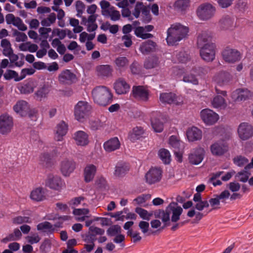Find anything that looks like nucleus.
<instances>
[{"mask_svg": "<svg viewBox=\"0 0 253 253\" xmlns=\"http://www.w3.org/2000/svg\"><path fill=\"white\" fill-rule=\"evenodd\" d=\"M100 5L102 9V14L104 16H107V14H109V9L108 8L110 6V3L105 0H102L100 2Z\"/></svg>", "mask_w": 253, "mask_h": 253, "instance_id": "nucleus-55", "label": "nucleus"}, {"mask_svg": "<svg viewBox=\"0 0 253 253\" xmlns=\"http://www.w3.org/2000/svg\"><path fill=\"white\" fill-rule=\"evenodd\" d=\"M218 23L219 28L222 30H232L236 26L234 17L228 15H223Z\"/></svg>", "mask_w": 253, "mask_h": 253, "instance_id": "nucleus-16", "label": "nucleus"}, {"mask_svg": "<svg viewBox=\"0 0 253 253\" xmlns=\"http://www.w3.org/2000/svg\"><path fill=\"white\" fill-rule=\"evenodd\" d=\"M231 79L230 74L227 72H221L214 77V80L219 86L227 84Z\"/></svg>", "mask_w": 253, "mask_h": 253, "instance_id": "nucleus-28", "label": "nucleus"}, {"mask_svg": "<svg viewBox=\"0 0 253 253\" xmlns=\"http://www.w3.org/2000/svg\"><path fill=\"white\" fill-rule=\"evenodd\" d=\"M75 169V163L72 160L65 159L61 164V171L63 175L69 176Z\"/></svg>", "mask_w": 253, "mask_h": 253, "instance_id": "nucleus-22", "label": "nucleus"}, {"mask_svg": "<svg viewBox=\"0 0 253 253\" xmlns=\"http://www.w3.org/2000/svg\"><path fill=\"white\" fill-rule=\"evenodd\" d=\"M222 54L224 60L229 63H234L241 58V53L239 51L229 47L226 48Z\"/></svg>", "mask_w": 253, "mask_h": 253, "instance_id": "nucleus-11", "label": "nucleus"}, {"mask_svg": "<svg viewBox=\"0 0 253 253\" xmlns=\"http://www.w3.org/2000/svg\"><path fill=\"white\" fill-rule=\"evenodd\" d=\"M116 65L120 69L125 68L128 63V61L126 57H119L115 60Z\"/></svg>", "mask_w": 253, "mask_h": 253, "instance_id": "nucleus-46", "label": "nucleus"}, {"mask_svg": "<svg viewBox=\"0 0 253 253\" xmlns=\"http://www.w3.org/2000/svg\"><path fill=\"white\" fill-rule=\"evenodd\" d=\"M215 45L211 43L207 44L200 48V54L201 58L206 62H211L215 58Z\"/></svg>", "mask_w": 253, "mask_h": 253, "instance_id": "nucleus-7", "label": "nucleus"}, {"mask_svg": "<svg viewBox=\"0 0 253 253\" xmlns=\"http://www.w3.org/2000/svg\"><path fill=\"white\" fill-rule=\"evenodd\" d=\"M159 156L163 162L165 164H169L170 163V154L169 152L166 149H161L158 153Z\"/></svg>", "mask_w": 253, "mask_h": 253, "instance_id": "nucleus-39", "label": "nucleus"}, {"mask_svg": "<svg viewBox=\"0 0 253 253\" xmlns=\"http://www.w3.org/2000/svg\"><path fill=\"white\" fill-rule=\"evenodd\" d=\"M211 103L213 107L215 108H224L226 106L224 98L219 95L213 98Z\"/></svg>", "mask_w": 253, "mask_h": 253, "instance_id": "nucleus-38", "label": "nucleus"}, {"mask_svg": "<svg viewBox=\"0 0 253 253\" xmlns=\"http://www.w3.org/2000/svg\"><path fill=\"white\" fill-rule=\"evenodd\" d=\"M110 17L112 21H117L120 18L121 15L120 12L118 10H114L112 11H109V14H107V17Z\"/></svg>", "mask_w": 253, "mask_h": 253, "instance_id": "nucleus-63", "label": "nucleus"}, {"mask_svg": "<svg viewBox=\"0 0 253 253\" xmlns=\"http://www.w3.org/2000/svg\"><path fill=\"white\" fill-rule=\"evenodd\" d=\"M37 228L38 231H41L47 235L52 234L55 231L53 226L48 221L39 223L37 226Z\"/></svg>", "mask_w": 253, "mask_h": 253, "instance_id": "nucleus-35", "label": "nucleus"}, {"mask_svg": "<svg viewBox=\"0 0 253 253\" xmlns=\"http://www.w3.org/2000/svg\"><path fill=\"white\" fill-rule=\"evenodd\" d=\"M192 71L198 76H202L208 73L210 71V68L208 66L195 67L192 69Z\"/></svg>", "mask_w": 253, "mask_h": 253, "instance_id": "nucleus-45", "label": "nucleus"}, {"mask_svg": "<svg viewBox=\"0 0 253 253\" xmlns=\"http://www.w3.org/2000/svg\"><path fill=\"white\" fill-rule=\"evenodd\" d=\"M204 150L202 148H198L195 150L189 155V161L190 163L193 165H197L201 163L203 160Z\"/></svg>", "mask_w": 253, "mask_h": 253, "instance_id": "nucleus-20", "label": "nucleus"}, {"mask_svg": "<svg viewBox=\"0 0 253 253\" xmlns=\"http://www.w3.org/2000/svg\"><path fill=\"white\" fill-rule=\"evenodd\" d=\"M252 96L251 92L246 88H239L232 93V98L235 101H242Z\"/></svg>", "mask_w": 253, "mask_h": 253, "instance_id": "nucleus-19", "label": "nucleus"}, {"mask_svg": "<svg viewBox=\"0 0 253 253\" xmlns=\"http://www.w3.org/2000/svg\"><path fill=\"white\" fill-rule=\"evenodd\" d=\"M91 94L94 102L101 106H106L113 101V95L105 86H96L92 89Z\"/></svg>", "mask_w": 253, "mask_h": 253, "instance_id": "nucleus-1", "label": "nucleus"}, {"mask_svg": "<svg viewBox=\"0 0 253 253\" xmlns=\"http://www.w3.org/2000/svg\"><path fill=\"white\" fill-rule=\"evenodd\" d=\"M187 138L189 141H194L202 138V131L196 127L189 128L186 132Z\"/></svg>", "mask_w": 253, "mask_h": 253, "instance_id": "nucleus-29", "label": "nucleus"}, {"mask_svg": "<svg viewBox=\"0 0 253 253\" xmlns=\"http://www.w3.org/2000/svg\"><path fill=\"white\" fill-rule=\"evenodd\" d=\"M247 170H245L244 169L243 170L238 172L236 174V177H239V180L241 182H247L250 175V173L248 172Z\"/></svg>", "mask_w": 253, "mask_h": 253, "instance_id": "nucleus-54", "label": "nucleus"}, {"mask_svg": "<svg viewBox=\"0 0 253 253\" xmlns=\"http://www.w3.org/2000/svg\"><path fill=\"white\" fill-rule=\"evenodd\" d=\"M174 7L181 11H184L190 5L189 0H177L174 3Z\"/></svg>", "mask_w": 253, "mask_h": 253, "instance_id": "nucleus-40", "label": "nucleus"}, {"mask_svg": "<svg viewBox=\"0 0 253 253\" xmlns=\"http://www.w3.org/2000/svg\"><path fill=\"white\" fill-rule=\"evenodd\" d=\"M64 185L60 177L50 174L45 180V186L50 189L60 190Z\"/></svg>", "mask_w": 253, "mask_h": 253, "instance_id": "nucleus-13", "label": "nucleus"}, {"mask_svg": "<svg viewBox=\"0 0 253 253\" xmlns=\"http://www.w3.org/2000/svg\"><path fill=\"white\" fill-rule=\"evenodd\" d=\"M58 80L61 84L69 85L76 82L77 76L70 70L65 69L59 74Z\"/></svg>", "mask_w": 253, "mask_h": 253, "instance_id": "nucleus-9", "label": "nucleus"}, {"mask_svg": "<svg viewBox=\"0 0 253 253\" xmlns=\"http://www.w3.org/2000/svg\"><path fill=\"white\" fill-rule=\"evenodd\" d=\"M162 173L160 169H151L145 174L146 182L149 184H152L159 182L162 178Z\"/></svg>", "mask_w": 253, "mask_h": 253, "instance_id": "nucleus-14", "label": "nucleus"}, {"mask_svg": "<svg viewBox=\"0 0 253 253\" xmlns=\"http://www.w3.org/2000/svg\"><path fill=\"white\" fill-rule=\"evenodd\" d=\"M13 223L15 224H20L24 223H31L32 220L29 216H18L13 218Z\"/></svg>", "mask_w": 253, "mask_h": 253, "instance_id": "nucleus-47", "label": "nucleus"}, {"mask_svg": "<svg viewBox=\"0 0 253 253\" xmlns=\"http://www.w3.org/2000/svg\"><path fill=\"white\" fill-rule=\"evenodd\" d=\"M228 149L227 145L223 141L215 142L211 146L212 154L216 156L223 155L228 151Z\"/></svg>", "mask_w": 253, "mask_h": 253, "instance_id": "nucleus-18", "label": "nucleus"}, {"mask_svg": "<svg viewBox=\"0 0 253 253\" xmlns=\"http://www.w3.org/2000/svg\"><path fill=\"white\" fill-rule=\"evenodd\" d=\"M144 6V5L142 2H137L133 12V15L135 16V18H137L139 17L140 12H142V9L143 8Z\"/></svg>", "mask_w": 253, "mask_h": 253, "instance_id": "nucleus-59", "label": "nucleus"}, {"mask_svg": "<svg viewBox=\"0 0 253 253\" xmlns=\"http://www.w3.org/2000/svg\"><path fill=\"white\" fill-rule=\"evenodd\" d=\"M104 229L93 226L89 227L87 233L83 234L82 237L84 241L86 243L94 244L96 240V235H102L104 234Z\"/></svg>", "mask_w": 253, "mask_h": 253, "instance_id": "nucleus-6", "label": "nucleus"}, {"mask_svg": "<svg viewBox=\"0 0 253 253\" xmlns=\"http://www.w3.org/2000/svg\"><path fill=\"white\" fill-rule=\"evenodd\" d=\"M129 170V166L125 163H118L115 169L114 174L117 177H123Z\"/></svg>", "mask_w": 253, "mask_h": 253, "instance_id": "nucleus-30", "label": "nucleus"}, {"mask_svg": "<svg viewBox=\"0 0 253 253\" xmlns=\"http://www.w3.org/2000/svg\"><path fill=\"white\" fill-rule=\"evenodd\" d=\"M13 110L17 113H19L21 116H24L28 110V103L24 100L18 101L13 106Z\"/></svg>", "mask_w": 253, "mask_h": 253, "instance_id": "nucleus-36", "label": "nucleus"}, {"mask_svg": "<svg viewBox=\"0 0 253 253\" xmlns=\"http://www.w3.org/2000/svg\"><path fill=\"white\" fill-rule=\"evenodd\" d=\"M215 11V7L209 3H205L198 6L196 10V13L200 19L208 20L214 16Z\"/></svg>", "mask_w": 253, "mask_h": 253, "instance_id": "nucleus-3", "label": "nucleus"}, {"mask_svg": "<svg viewBox=\"0 0 253 253\" xmlns=\"http://www.w3.org/2000/svg\"><path fill=\"white\" fill-rule=\"evenodd\" d=\"M156 45L155 42L148 40L141 43L139 49L142 54H148L155 51Z\"/></svg>", "mask_w": 253, "mask_h": 253, "instance_id": "nucleus-27", "label": "nucleus"}, {"mask_svg": "<svg viewBox=\"0 0 253 253\" xmlns=\"http://www.w3.org/2000/svg\"><path fill=\"white\" fill-rule=\"evenodd\" d=\"M160 100L163 103L169 104H174L177 105H180L182 102L180 98L178 97L175 94L172 92L161 93Z\"/></svg>", "mask_w": 253, "mask_h": 253, "instance_id": "nucleus-17", "label": "nucleus"}, {"mask_svg": "<svg viewBox=\"0 0 253 253\" xmlns=\"http://www.w3.org/2000/svg\"><path fill=\"white\" fill-rule=\"evenodd\" d=\"M97 168L93 164H88L84 169V178L86 182L91 181L96 174Z\"/></svg>", "mask_w": 253, "mask_h": 253, "instance_id": "nucleus-26", "label": "nucleus"}, {"mask_svg": "<svg viewBox=\"0 0 253 253\" xmlns=\"http://www.w3.org/2000/svg\"><path fill=\"white\" fill-rule=\"evenodd\" d=\"M234 164L238 167H242L248 163L249 160L245 157L242 156H237L233 159Z\"/></svg>", "mask_w": 253, "mask_h": 253, "instance_id": "nucleus-48", "label": "nucleus"}, {"mask_svg": "<svg viewBox=\"0 0 253 253\" xmlns=\"http://www.w3.org/2000/svg\"><path fill=\"white\" fill-rule=\"evenodd\" d=\"M96 71L101 77H109L112 75L113 69L109 65H101L96 67Z\"/></svg>", "mask_w": 253, "mask_h": 253, "instance_id": "nucleus-34", "label": "nucleus"}, {"mask_svg": "<svg viewBox=\"0 0 253 253\" xmlns=\"http://www.w3.org/2000/svg\"><path fill=\"white\" fill-rule=\"evenodd\" d=\"M238 133L241 139L247 140L253 136V127L249 123H242L238 127Z\"/></svg>", "mask_w": 253, "mask_h": 253, "instance_id": "nucleus-12", "label": "nucleus"}, {"mask_svg": "<svg viewBox=\"0 0 253 253\" xmlns=\"http://www.w3.org/2000/svg\"><path fill=\"white\" fill-rule=\"evenodd\" d=\"M211 37L207 32H202L197 37V46L199 48L205 46L207 44H211L210 42Z\"/></svg>", "mask_w": 253, "mask_h": 253, "instance_id": "nucleus-33", "label": "nucleus"}, {"mask_svg": "<svg viewBox=\"0 0 253 253\" xmlns=\"http://www.w3.org/2000/svg\"><path fill=\"white\" fill-rule=\"evenodd\" d=\"M200 116L203 121L208 125H213L219 119L218 115L209 109L202 110Z\"/></svg>", "mask_w": 253, "mask_h": 253, "instance_id": "nucleus-10", "label": "nucleus"}, {"mask_svg": "<svg viewBox=\"0 0 253 253\" xmlns=\"http://www.w3.org/2000/svg\"><path fill=\"white\" fill-rule=\"evenodd\" d=\"M91 106L86 101H80L75 107L74 114L76 119L80 122L87 117L90 112Z\"/></svg>", "mask_w": 253, "mask_h": 253, "instance_id": "nucleus-4", "label": "nucleus"}, {"mask_svg": "<svg viewBox=\"0 0 253 253\" xmlns=\"http://www.w3.org/2000/svg\"><path fill=\"white\" fill-rule=\"evenodd\" d=\"M13 25L22 31H25L27 29V26L24 24L22 19L18 17H17V21L13 23Z\"/></svg>", "mask_w": 253, "mask_h": 253, "instance_id": "nucleus-60", "label": "nucleus"}, {"mask_svg": "<svg viewBox=\"0 0 253 253\" xmlns=\"http://www.w3.org/2000/svg\"><path fill=\"white\" fill-rule=\"evenodd\" d=\"M84 200V198L81 196L76 197L71 200L69 202V204L72 208H74L79 205L81 204V201Z\"/></svg>", "mask_w": 253, "mask_h": 253, "instance_id": "nucleus-62", "label": "nucleus"}, {"mask_svg": "<svg viewBox=\"0 0 253 253\" xmlns=\"http://www.w3.org/2000/svg\"><path fill=\"white\" fill-rule=\"evenodd\" d=\"M155 218H160L164 223V225L162 227V229L170 224V214L169 210L167 211V207L165 211L163 210H159L156 211L154 212Z\"/></svg>", "mask_w": 253, "mask_h": 253, "instance_id": "nucleus-25", "label": "nucleus"}, {"mask_svg": "<svg viewBox=\"0 0 253 253\" xmlns=\"http://www.w3.org/2000/svg\"><path fill=\"white\" fill-rule=\"evenodd\" d=\"M49 92L48 87L45 85H43L40 87L36 92V95L37 97L41 100L42 98L46 97Z\"/></svg>", "mask_w": 253, "mask_h": 253, "instance_id": "nucleus-49", "label": "nucleus"}, {"mask_svg": "<svg viewBox=\"0 0 253 253\" xmlns=\"http://www.w3.org/2000/svg\"><path fill=\"white\" fill-rule=\"evenodd\" d=\"M30 198L35 201H42L45 199V192L42 187H38L33 190L30 194Z\"/></svg>", "mask_w": 253, "mask_h": 253, "instance_id": "nucleus-32", "label": "nucleus"}, {"mask_svg": "<svg viewBox=\"0 0 253 253\" xmlns=\"http://www.w3.org/2000/svg\"><path fill=\"white\" fill-rule=\"evenodd\" d=\"M40 161L43 165L47 167L51 162V156L48 153H43L40 157Z\"/></svg>", "mask_w": 253, "mask_h": 253, "instance_id": "nucleus-58", "label": "nucleus"}, {"mask_svg": "<svg viewBox=\"0 0 253 253\" xmlns=\"http://www.w3.org/2000/svg\"><path fill=\"white\" fill-rule=\"evenodd\" d=\"M143 132L141 127L136 126L129 133L128 138L131 142H134L140 138Z\"/></svg>", "mask_w": 253, "mask_h": 253, "instance_id": "nucleus-37", "label": "nucleus"}, {"mask_svg": "<svg viewBox=\"0 0 253 253\" xmlns=\"http://www.w3.org/2000/svg\"><path fill=\"white\" fill-rule=\"evenodd\" d=\"M68 130V125L62 121L56 126L55 138L57 141H61L63 136L65 135Z\"/></svg>", "mask_w": 253, "mask_h": 253, "instance_id": "nucleus-31", "label": "nucleus"}, {"mask_svg": "<svg viewBox=\"0 0 253 253\" xmlns=\"http://www.w3.org/2000/svg\"><path fill=\"white\" fill-rule=\"evenodd\" d=\"M3 77L6 80L14 79V81H16V80L19 79L18 73L16 71L11 70H7L4 74Z\"/></svg>", "mask_w": 253, "mask_h": 253, "instance_id": "nucleus-52", "label": "nucleus"}, {"mask_svg": "<svg viewBox=\"0 0 253 253\" xmlns=\"http://www.w3.org/2000/svg\"><path fill=\"white\" fill-rule=\"evenodd\" d=\"M189 32L187 27L180 23H175L171 25L167 30L166 40L169 45H173L177 42L185 38Z\"/></svg>", "mask_w": 253, "mask_h": 253, "instance_id": "nucleus-2", "label": "nucleus"}, {"mask_svg": "<svg viewBox=\"0 0 253 253\" xmlns=\"http://www.w3.org/2000/svg\"><path fill=\"white\" fill-rule=\"evenodd\" d=\"M51 248V242L48 239H45L40 247V250L42 253H47Z\"/></svg>", "mask_w": 253, "mask_h": 253, "instance_id": "nucleus-53", "label": "nucleus"}, {"mask_svg": "<svg viewBox=\"0 0 253 253\" xmlns=\"http://www.w3.org/2000/svg\"><path fill=\"white\" fill-rule=\"evenodd\" d=\"M35 72V70L32 68H25L23 69L21 72L19 79L16 80V82L20 81L24 79L27 75H33Z\"/></svg>", "mask_w": 253, "mask_h": 253, "instance_id": "nucleus-57", "label": "nucleus"}, {"mask_svg": "<svg viewBox=\"0 0 253 253\" xmlns=\"http://www.w3.org/2000/svg\"><path fill=\"white\" fill-rule=\"evenodd\" d=\"M14 34L16 36V41L17 42H25L27 40V36L24 33L16 30Z\"/></svg>", "mask_w": 253, "mask_h": 253, "instance_id": "nucleus-61", "label": "nucleus"}, {"mask_svg": "<svg viewBox=\"0 0 253 253\" xmlns=\"http://www.w3.org/2000/svg\"><path fill=\"white\" fill-rule=\"evenodd\" d=\"M169 210V214L172 215L170 220L172 222H177L180 219V216L183 210L182 208L178 205L176 202H171L167 207V211Z\"/></svg>", "mask_w": 253, "mask_h": 253, "instance_id": "nucleus-15", "label": "nucleus"}, {"mask_svg": "<svg viewBox=\"0 0 253 253\" xmlns=\"http://www.w3.org/2000/svg\"><path fill=\"white\" fill-rule=\"evenodd\" d=\"M13 126L12 117L7 113L0 116V134L5 135L9 133Z\"/></svg>", "mask_w": 253, "mask_h": 253, "instance_id": "nucleus-5", "label": "nucleus"}, {"mask_svg": "<svg viewBox=\"0 0 253 253\" xmlns=\"http://www.w3.org/2000/svg\"><path fill=\"white\" fill-rule=\"evenodd\" d=\"M158 64V60L157 58L151 57L147 59L144 63V67L147 69L155 68Z\"/></svg>", "mask_w": 253, "mask_h": 253, "instance_id": "nucleus-43", "label": "nucleus"}, {"mask_svg": "<svg viewBox=\"0 0 253 253\" xmlns=\"http://www.w3.org/2000/svg\"><path fill=\"white\" fill-rule=\"evenodd\" d=\"M151 125L154 131L156 132H161L164 129V125L159 120H152Z\"/></svg>", "mask_w": 253, "mask_h": 253, "instance_id": "nucleus-51", "label": "nucleus"}, {"mask_svg": "<svg viewBox=\"0 0 253 253\" xmlns=\"http://www.w3.org/2000/svg\"><path fill=\"white\" fill-rule=\"evenodd\" d=\"M141 20L144 23H149L151 20V15L150 14L149 8L144 6L142 11Z\"/></svg>", "mask_w": 253, "mask_h": 253, "instance_id": "nucleus-41", "label": "nucleus"}, {"mask_svg": "<svg viewBox=\"0 0 253 253\" xmlns=\"http://www.w3.org/2000/svg\"><path fill=\"white\" fill-rule=\"evenodd\" d=\"M73 138L78 145L85 146L89 143L88 134L82 130L75 132Z\"/></svg>", "mask_w": 253, "mask_h": 253, "instance_id": "nucleus-23", "label": "nucleus"}, {"mask_svg": "<svg viewBox=\"0 0 253 253\" xmlns=\"http://www.w3.org/2000/svg\"><path fill=\"white\" fill-rule=\"evenodd\" d=\"M121 228L119 225H114L110 227L107 230V234L109 236H115L121 233Z\"/></svg>", "mask_w": 253, "mask_h": 253, "instance_id": "nucleus-50", "label": "nucleus"}, {"mask_svg": "<svg viewBox=\"0 0 253 253\" xmlns=\"http://www.w3.org/2000/svg\"><path fill=\"white\" fill-rule=\"evenodd\" d=\"M234 0H218L219 5L222 8H227L231 5Z\"/></svg>", "mask_w": 253, "mask_h": 253, "instance_id": "nucleus-64", "label": "nucleus"}, {"mask_svg": "<svg viewBox=\"0 0 253 253\" xmlns=\"http://www.w3.org/2000/svg\"><path fill=\"white\" fill-rule=\"evenodd\" d=\"M176 57L179 62L185 63L190 60L189 55L185 51H180L176 54Z\"/></svg>", "mask_w": 253, "mask_h": 253, "instance_id": "nucleus-56", "label": "nucleus"}, {"mask_svg": "<svg viewBox=\"0 0 253 253\" xmlns=\"http://www.w3.org/2000/svg\"><path fill=\"white\" fill-rule=\"evenodd\" d=\"M184 82L191 83L194 85H197L199 81L196 77L192 73L185 74L183 78Z\"/></svg>", "mask_w": 253, "mask_h": 253, "instance_id": "nucleus-44", "label": "nucleus"}, {"mask_svg": "<svg viewBox=\"0 0 253 253\" xmlns=\"http://www.w3.org/2000/svg\"><path fill=\"white\" fill-rule=\"evenodd\" d=\"M131 94L138 101L147 102L149 99V92L144 86H133Z\"/></svg>", "mask_w": 253, "mask_h": 253, "instance_id": "nucleus-8", "label": "nucleus"}, {"mask_svg": "<svg viewBox=\"0 0 253 253\" xmlns=\"http://www.w3.org/2000/svg\"><path fill=\"white\" fill-rule=\"evenodd\" d=\"M135 212L138 213L140 217L143 219L149 220L152 213H149L146 210L140 207H137L135 210Z\"/></svg>", "mask_w": 253, "mask_h": 253, "instance_id": "nucleus-42", "label": "nucleus"}, {"mask_svg": "<svg viewBox=\"0 0 253 253\" xmlns=\"http://www.w3.org/2000/svg\"><path fill=\"white\" fill-rule=\"evenodd\" d=\"M120 142L117 137L110 138L103 144V147L105 150L108 152H111L119 149Z\"/></svg>", "mask_w": 253, "mask_h": 253, "instance_id": "nucleus-24", "label": "nucleus"}, {"mask_svg": "<svg viewBox=\"0 0 253 253\" xmlns=\"http://www.w3.org/2000/svg\"><path fill=\"white\" fill-rule=\"evenodd\" d=\"M114 88L116 93L123 94L129 91L130 86L124 79L120 78L115 83Z\"/></svg>", "mask_w": 253, "mask_h": 253, "instance_id": "nucleus-21", "label": "nucleus"}]
</instances>
